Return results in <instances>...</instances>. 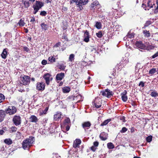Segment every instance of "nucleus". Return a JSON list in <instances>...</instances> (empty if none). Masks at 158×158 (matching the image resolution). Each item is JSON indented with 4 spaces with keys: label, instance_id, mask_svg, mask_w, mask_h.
<instances>
[{
    "label": "nucleus",
    "instance_id": "nucleus-28",
    "mask_svg": "<svg viewBox=\"0 0 158 158\" xmlns=\"http://www.w3.org/2000/svg\"><path fill=\"white\" fill-rule=\"evenodd\" d=\"M70 90V89L69 87H65L63 89V92L64 93H69Z\"/></svg>",
    "mask_w": 158,
    "mask_h": 158
},
{
    "label": "nucleus",
    "instance_id": "nucleus-6",
    "mask_svg": "<svg viewBox=\"0 0 158 158\" xmlns=\"http://www.w3.org/2000/svg\"><path fill=\"white\" fill-rule=\"evenodd\" d=\"M16 109L14 106H10L6 110V112L10 115H12L15 113L16 112Z\"/></svg>",
    "mask_w": 158,
    "mask_h": 158
},
{
    "label": "nucleus",
    "instance_id": "nucleus-49",
    "mask_svg": "<svg viewBox=\"0 0 158 158\" xmlns=\"http://www.w3.org/2000/svg\"><path fill=\"white\" fill-rule=\"evenodd\" d=\"M158 56V51L152 56V58L153 59Z\"/></svg>",
    "mask_w": 158,
    "mask_h": 158
},
{
    "label": "nucleus",
    "instance_id": "nucleus-60",
    "mask_svg": "<svg viewBox=\"0 0 158 158\" xmlns=\"http://www.w3.org/2000/svg\"><path fill=\"white\" fill-rule=\"evenodd\" d=\"M35 21V18L34 17H31V22H34Z\"/></svg>",
    "mask_w": 158,
    "mask_h": 158
},
{
    "label": "nucleus",
    "instance_id": "nucleus-39",
    "mask_svg": "<svg viewBox=\"0 0 158 158\" xmlns=\"http://www.w3.org/2000/svg\"><path fill=\"white\" fill-rule=\"evenodd\" d=\"M25 23L23 20L22 19H20L18 23V24L20 26L22 27L24 26L25 24Z\"/></svg>",
    "mask_w": 158,
    "mask_h": 158
},
{
    "label": "nucleus",
    "instance_id": "nucleus-20",
    "mask_svg": "<svg viewBox=\"0 0 158 158\" xmlns=\"http://www.w3.org/2000/svg\"><path fill=\"white\" fill-rule=\"evenodd\" d=\"M5 115V111L2 110H0V122L3 120Z\"/></svg>",
    "mask_w": 158,
    "mask_h": 158
},
{
    "label": "nucleus",
    "instance_id": "nucleus-40",
    "mask_svg": "<svg viewBox=\"0 0 158 158\" xmlns=\"http://www.w3.org/2000/svg\"><path fill=\"white\" fill-rule=\"evenodd\" d=\"M146 139L147 142L148 143L150 142L152 139V136L151 135L148 136L147 137Z\"/></svg>",
    "mask_w": 158,
    "mask_h": 158
},
{
    "label": "nucleus",
    "instance_id": "nucleus-13",
    "mask_svg": "<svg viewBox=\"0 0 158 158\" xmlns=\"http://www.w3.org/2000/svg\"><path fill=\"white\" fill-rule=\"evenodd\" d=\"M135 44L136 46L139 48L145 50L146 45L144 44L142 42L137 41Z\"/></svg>",
    "mask_w": 158,
    "mask_h": 158
},
{
    "label": "nucleus",
    "instance_id": "nucleus-15",
    "mask_svg": "<svg viewBox=\"0 0 158 158\" xmlns=\"http://www.w3.org/2000/svg\"><path fill=\"white\" fill-rule=\"evenodd\" d=\"M89 33L86 30L84 34V41L86 42H88L89 41Z\"/></svg>",
    "mask_w": 158,
    "mask_h": 158
},
{
    "label": "nucleus",
    "instance_id": "nucleus-8",
    "mask_svg": "<svg viewBox=\"0 0 158 158\" xmlns=\"http://www.w3.org/2000/svg\"><path fill=\"white\" fill-rule=\"evenodd\" d=\"M20 80L23 82V84L24 85H27L29 84L30 81V77L28 76H24L20 78Z\"/></svg>",
    "mask_w": 158,
    "mask_h": 158
},
{
    "label": "nucleus",
    "instance_id": "nucleus-12",
    "mask_svg": "<svg viewBox=\"0 0 158 158\" xmlns=\"http://www.w3.org/2000/svg\"><path fill=\"white\" fill-rule=\"evenodd\" d=\"M62 114L61 112H57L53 116V119L55 121H58L61 118Z\"/></svg>",
    "mask_w": 158,
    "mask_h": 158
},
{
    "label": "nucleus",
    "instance_id": "nucleus-1",
    "mask_svg": "<svg viewBox=\"0 0 158 158\" xmlns=\"http://www.w3.org/2000/svg\"><path fill=\"white\" fill-rule=\"evenodd\" d=\"M34 140V137H30L24 140L22 143L23 148L25 150L28 149L32 146Z\"/></svg>",
    "mask_w": 158,
    "mask_h": 158
},
{
    "label": "nucleus",
    "instance_id": "nucleus-32",
    "mask_svg": "<svg viewBox=\"0 0 158 158\" xmlns=\"http://www.w3.org/2000/svg\"><path fill=\"white\" fill-rule=\"evenodd\" d=\"M96 27L98 29H100L101 28V23L100 22H97L95 25Z\"/></svg>",
    "mask_w": 158,
    "mask_h": 158
},
{
    "label": "nucleus",
    "instance_id": "nucleus-43",
    "mask_svg": "<svg viewBox=\"0 0 158 158\" xmlns=\"http://www.w3.org/2000/svg\"><path fill=\"white\" fill-rule=\"evenodd\" d=\"M17 128L15 127H11L10 132H15L16 131Z\"/></svg>",
    "mask_w": 158,
    "mask_h": 158
},
{
    "label": "nucleus",
    "instance_id": "nucleus-23",
    "mask_svg": "<svg viewBox=\"0 0 158 158\" xmlns=\"http://www.w3.org/2000/svg\"><path fill=\"white\" fill-rule=\"evenodd\" d=\"M7 54V52L6 51V48L4 49L1 55L2 58L4 59H5L6 57Z\"/></svg>",
    "mask_w": 158,
    "mask_h": 158
},
{
    "label": "nucleus",
    "instance_id": "nucleus-50",
    "mask_svg": "<svg viewBox=\"0 0 158 158\" xmlns=\"http://www.w3.org/2000/svg\"><path fill=\"white\" fill-rule=\"evenodd\" d=\"M97 149V147L94 146L91 147V149L93 152H95Z\"/></svg>",
    "mask_w": 158,
    "mask_h": 158
},
{
    "label": "nucleus",
    "instance_id": "nucleus-55",
    "mask_svg": "<svg viewBox=\"0 0 158 158\" xmlns=\"http://www.w3.org/2000/svg\"><path fill=\"white\" fill-rule=\"evenodd\" d=\"M81 98H82L81 96L79 95L77 96L74 98V100L75 99H81Z\"/></svg>",
    "mask_w": 158,
    "mask_h": 158
},
{
    "label": "nucleus",
    "instance_id": "nucleus-7",
    "mask_svg": "<svg viewBox=\"0 0 158 158\" xmlns=\"http://www.w3.org/2000/svg\"><path fill=\"white\" fill-rule=\"evenodd\" d=\"M142 7L145 10H149V9L153 7V5L152 1L151 0H148L147 3V4H143Z\"/></svg>",
    "mask_w": 158,
    "mask_h": 158
},
{
    "label": "nucleus",
    "instance_id": "nucleus-44",
    "mask_svg": "<svg viewBox=\"0 0 158 158\" xmlns=\"http://www.w3.org/2000/svg\"><path fill=\"white\" fill-rule=\"evenodd\" d=\"M96 35L99 38L102 37V33L100 31L98 32V33H96Z\"/></svg>",
    "mask_w": 158,
    "mask_h": 158
},
{
    "label": "nucleus",
    "instance_id": "nucleus-41",
    "mask_svg": "<svg viewBox=\"0 0 158 158\" xmlns=\"http://www.w3.org/2000/svg\"><path fill=\"white\" fill-rule=\"evenodd\" d=\"M5 99L4 95L1 94H0V103L2 102Z\"/></svg>",
    "mask_w": 158,
    "mask_h": 158
},
{
    "label": "nucleus",
    "instance_id": "nucleus-58",
    "mask_svg": "<svg viewBox=\"0 0 158 158\" xmlns=\"http://www.w3.org/2000/svg\"><path fill=\"white\" fill-rule=\"evenodd\" d=\"M128 62V59L127 58H126L124 60V61H123V63H124V64L127 63Z\"/></svg>",
    "mask_w": 158,
    "mask_h": 158
},
{
    "label": "nucleus",
    "instance_id": "nucleus-21",
    "mask_svg": "<svg viewBox=\"0 0 158 158\" xmlns=\"http://www.w3.org/2000/svg\"><path fill=\"white\" fill-rule=\"evenodd\" d=\"M30 121L31 122L37 123L38 121V119L37 117L35 115L31 116L29 118Z\"/></svg>",
    "mask_w": 158,
    "mask_h": 158
},
{
    "label": "nucleus",
    "instance_id": "nucleus-26",
    "mask_svg": "<svg viewBox=\"0 0 158 158\" xmlns=\"http://www.w3.org/2000/svg\"><path fill=\"white\" fill-rule=\"evenodd\" d=\"M111 121V119H107L105 120L102 123L100 126H102L106 125L108 123Z\"/></svg>",
    "mask_w": 158,
    "mask_h": 158
},
{
    "label": "nucleus",
    "instance_id": "nucleus-61",
    "mask_svg": "<svg viewBox=\"0 0 158 158\" xmlns=\"http://www.w3.org/2000/svg\"><path fill=\"white\" fill-rule=\"evenodd\" d=\"M65 66H64V65H61L60 66V69H63V70H64V69H65Z\"/></svg>",
    "mask_w": 158,
    "mask_h": 158
},
{
    "label": "nucleus",
    "instance_id": "nucleus-22",
    "mask_svg": "<svg viewBox=\"0 0 158 158\" xmlns=\"http://www.w3.org/2000/svg\"><path fill=\"white\" fill-rule=\"evenodd\" d=\"M48 107H46L44 110H39L38 112L40 116L42 115L46 114L48 110Z\"/></svg>",
    "mask_w": 158,
    "mask_h": 158
},
{
    "label": "nucleus",
    "instance_id": "nucleus-46",
    "mask_svg": "<svg viewBox=\"0 0 158 158\" xmlns=\"http://www.w3.org/2000/svg\"><path fill=\"white\" fill-rule=\"evenodd\" d=\"M134 35V33H131V34H130L128 33L127 35V37L130 38H132L133 37Z\"/></svg>",
    "mask_w": 158,
    "mask_h": 158
},
{
    "label": "nucleus",
    "instance_id": "nucleus-25",
    "mask_svg": "<svg viewBox=\"0 0 158 158\" xmlns=\"http://www.w3.org/2000/svg\"><path fill=\"white\" fill-rule=\"evenodd\" d=\"M4 142L8 145H10L12 144V141L10 139H6L4 140Z\"/></svg>",
    "mask_w": 158,
    "mask_h": 158
},
{
    "label": "nucleus",
    "instance_id": "nucleus-33",
    "mask_svg": "<svg viewBox=\"0 0 158 158\" xmlns=\"http://www.w3.org/2000/svg\"><path fill=\"white\" fill-rule=\"evenodd\" d=\"M114 28L113 30L114 31H119V29L121 27L118 25H116L113 27Z\"/></svg>",
    "mask_w": 158,
    "mask_h": 158
},
{
    "label": "nucleus",
    "instance_id": "nucleus-59",
    "mask_svg": "<svg viewBox=\"0 0 158 158\" xmlns=\"http://www.w3.org/2000/svg\"><path fill=\"white\" fill-rule=\"evenodd\" d=\"M151 24V22L150 21H148L146 22V26H148L149 25H150Z\"/></svg>",
    "mask_w": 158,
    "mask_h": 158
},
{
    "label": "nucleus",
    "instance_id": "nucleus-17",
    "mask_svg": "<svg viewBox=\"0 0 158 158\" xmlns=\"http://www.w3.org/2000/svg\"><path fill=\"white\" fill-rule=\"evenodd\" d=\"M108 137V134L104 132L102 133L100 135V138L102 140H105L107 139Z\"/></svg>",
    "mask_w": 158,
    "mask_h": 158
},
{
    "label": "nucleus",
    "instance_id": "nucleus-10",
    "mask_svg": "<svg viewBox=\"0 0 158 158\" xmlns=\"http://www.w3.org/2000/svg\"><path fill=\"white\" fill-rule=\"evenodd\" d=\"M36 87L38 90H44L45 88V84L43 82H38L36 84Z\"/></svg>",
    "mask_w": 158,
    "mask_h": 158
},
{
    "label": "nucleus",
    "instance_id": "nucleus-42",
    "mask_svg": "<svg viewBox=\"0 0 158 158\" xmlns=\"http://www.w3.org/2000/svg\"><path fill=\"white\" fill-rule=\"evenodd\" d=\"M24 5L25 7L26 8H28L29 6H30L29 3L28 1H24Z\"/></svg>",
    "mask_w": 158,
    "mask_h": 158
},
{
    "label": "nucleus",
    "instance_id": "nucleus-45",
    "mask_svg": "<svg viewBox=\"0 0 158 158\" xmlns=\"http://www.w3.org/2000/svg\"><path fill=\"white\" fill-rule=\"evenodd\" d=\"M47 14V13L45 11H42L40 13V15L43 16H45Z\"/></svg>",
    "mask_w": 158,
    "mask_h": 158
},
{
    "label": "nucleus",
    "instance_id": "nucleus-57",
    "mask_svg": "<svg viewBox=\"0 0 158 158\" xmlns=\"http://www.w3.org/2000/svg\"><path fill=\"white\" fill-rule=\"evenodd\" d=\"M48 121V119L47 118H45L44 119H43V120L42 121V123H46L47 122V121Z\"/></svg>",
    "mask_w": 158,
    "mask_h": 158
},
{
    "label": "nucleus",
    "instance_id": "nucleus-54",
    "mask_svg": "<svg viewBox=\"0 0 158 158\" xmlns=\"http://www.w3.org/2000/svg\"><path fill=\"white\" fill-rule=\"evenodd\" d=\"M139 86H141L142 87H143L144 86V83L142 81H140L139 84Z\"/></svg>",
    "mask_w": 158,
    "mask_h": 158
},
{
    "label": "nucleus",
    "instance_id": "nucleus-16",
    "mask_svg": "<svg viewBox=\"0 0 158 158\" xmlns=\"http://www.w3.org/2000/svg\"><path fill=\"white\" fill-rule=\"evenodd\" d=\"M81 143V140L78 139H76L73 142V147L74 148L78 147Z\"/></svg>",
    "mask_w": 158,
    "mask_h": 158
},
{
    "label": "nucleus",
    "instance_id": "nucleus-36",
    "mask_svg": "<svg viewBox=\"0 0 158 158\" xmlns=\"http://www.w3.org/2000/svg\"><path fill=\"white\" fill-rule=\"evenodd\" d=\"M156 71V69L155 68H152L150 70L149 72V74L152 75L154 74Z\"/></svg>",
    "mask_w": 158,
    "mask_h": 158
},
{
    "label": "nucleus",
    "instance_id": "nucleus-18",
    "mask_svg": "<svg viewBox=\"0 0 158 158\" xmlns=\"http://www.w3.org/2000/svg\"><path fill=\"white\" fill-rule=\"evenodd\" d=\"M64 73H61L57 74L56 76V78L57 80L60 81L64 77Z\"/></svg>",
    "mask_w": 158,
    "mask_h": 158
},
{
    "label": "nucleus",
    "instance_id": "nucleus-63",
    "mask_svg": "<svg viewBox=\"0 0 158 158\" xmlns=\"http://www.w3.org/2000/svg\"><path fill=\"white\" fill-rule=\"evenodd\" d=\"M4 132V131L3 130H0V135H3Z\"/></svg>",
    "mask_w": 158,
    "mask_h": 158
},
{
    "label": "nucleus",
    "instance_id": "nucleus-35",
    "mask_svg": "<svg viewBox=\"0 0 158 158\" xmlns=\"http://www.w3.org/2000/svg\"><path fill=\"white\" fill-rule=\"evenodd\" d=\"M48 60L51 63H53L55 61L56 59L53 56H51L49 57Z\"/></svg>",
    "mask_w": 158,
    "mask_h": 158
},
{
    "label": "nucleus",
    "instance_id": "nucleus-31",
    "mask_svg": "<svg viewBox=\"0 0 158 158\" xmlns=\"http://www.w3.org/2000/svg\"><path fill=\"white\" fill-rule=\"evenodd\" d=\"M107 146L108 148L109 149H113L114 148V144L112 143H107Z\"/></svg>",
    "mask_w": 158,
    "mask_h": 158
},
{
    "label": "nucleus",
    "instance_id": "nucleus-19",
    "mask_svg": "<svg viewBox=\"0 0 158 158\" xmlns=\"http://www.w3.org/2000/svg\"><path fill=\"white\" fill-rule=\"evenodd\" d=\"M91 125V124L89 121H87L83 123L82 124V126L83 128L85 129L86 128H89Z\"/></svg>",
    "mask_w": 158,
    "mask_h": 158
},
{
    "label": "nucleus",
    "instance_id": "nucleus-38",
    "mask_svg": "<svg viewBox=\"0 0 158 158\" xmlns=\"http://www.w3.org/2000/svg\"><path fill=\"white\" fill-rule=\"evenodd\" d=\"M99 5V2L97 1H96L94 2L93 3H92L91 4V6L92 7H94L95 6H97Z\"/></svg>",
    "mask_w": 158,
    "mask_h": 158
},
{
    "label": "nucleus",
    "instance_id": "nucleus-14",
    "mask_svg": "<svg viewBox=\"0 0 158 158\" xmlns=\"http://www.w3.org/2000/svg\"><path fill=\"white\" fill-rule=\"evenodd\" d=\"M127 91L125 90L121 94V98L122 100L124 102H126L127 100Z\"/></svg>",
    "mask_w": 158,
    "mask_h": 158
},
{
    "label": "nucleus",
    "instance_id": "nucleus-11",
    "mask_svg": "<svg viewBox=\"0 0 158 158\" xmlns=\"http://www.w3.org/2000/svg\"><path fill=\"white\" fill-rule=\"evenodd\" d=\"M13 120L16 126L19 125L21 123V118L19 116H15Z\"/></svg>",
    "mask_w": 158,
    "mask_h": 158
},
{
    "label": "nucleus",
    "instance_id": "nucleus-37",
    "mask_svg": "<svg viewBox=\"0 0 158 158\" xmlns=\"http://www.w3.org/2000/svg\"><path fill=\"white\" fill-rule=\"evenodd\" d=\"M150 95L152 97H156L158 96V94L156 91H153L151 93Z\"/></svg>",
    "mask_w": 158,
    "mask_h": 158
},
{
    "label": "nucleus",
    "instance_id": "nucleus-24",
    "mask_svg": "<svg viewBox=\"0 0 158 158\" xmlns=\"http://www.w3.org/2000/svg\"><path fill=\"white\" fill-rule=\"evenodd\" d=\"M94 104L95 105L96 108H99L101 106V102L100 101V100H99V101L97 102V99H96L94 101Z\"/></svg>",
    "mask_w": 158,
    "mask_h": 158
},
{
    "label": "nucleus",
    "instance_id": "nucleus-64",
    "mask_svg": "<svg viewBox=\"0 0 158 158\" xmlns=\"http://www.w3.org/2000/svg\"><path fill=\"white\" fill-rule=\"evenodd\" d=\"M46 1V2L47 3H50L51 2V0H45Z\"/></svg>",
    "mask_w": 158,
    "mask_h": 158
},
{
    "label": "nucleus",
    "instance_id": "nucleus-34",
    "mask_svg": "<svg viewBox=\"0 0 158 158\" xmlns=\"http://www.w3.org/2000/svg\"><path fill=\"white\" fill-rule=\"evenodd\" d=\"M75 55L73 54H71L70 55L69 57V61L72 62L74 60Z\"/></svg>",
    "mask_w": 158,
    "mask_h": 158
},
{
    "label": "nucleus",
    "instance_id": "nucleus-29",
    "mask_svg": "<svg viewBox=\"0 0 158 158\" xmlns=\"http://www.w3.org/2000/svg\"><path fill=\"white\" fill-rule=\"evenodd\" d=\"M41 27L43 30H46L48 27V26L44 23H42L41 24Z\"/></svg>",
    "mask_w": 158,
    "mask_h": 158
},
{
    "label": "nucleus",
    "instance_id": "nucleus-56",
    "mask_svg": "<svg viewBox=\"0 0 158 158\" xmlns=\"http://www.w3.org/2000/svg\"><path fill=\"white\" fill-rule=\"evenodd\" d=\"M24 51H26V52H28L29 51V48L27 47H24Z\"/></svg>",
    "mask_w": 158,
    "mask_h": 158
},
{
    "label": "nucleus",
    "instance_id": "nucleus-47",
    "mask_svg": "<svg viewBox=\"0 0 158 158\" xmlns=\"http://www.w3.org/2000/svg\"><path fill=\"white\" fill-rule=\"evenodd\" d=\"M156 3L157 4V7L155 9L154 11V13H158V2L157 1H156Z\"/></svg>",
    "mask_w": 158,
    "mask_h": 158
},
{
    "label": "nucleus",
    "instance_id": "nucleus-51",
    "mask_svg": "<svg viewBox=\"0 0 158 158\" xmlns=\"http://www.w3.org/2000/svg\"><path fill=\"white\" fill-rule=\"evenodd\" d=\"M120 120H122L123 122H126L125 120V117L122 116L120 117Z\"/></svg>",
    "mask_w": 158,
    "mask_h": 158
},
{
    "label": "nucleus",
    "instance_id": "nucleus-27",
    "mask_svg": "<svg viewBox=\"0 0 158 158\" xmlns=\"http://www.w3.org/2000/svg\"><path fill=\"white\" fill-rule=\"evenodd\" d=\"M154 46L152 45H148L147 44L146 45V48L145 50H150L154 49Z\"/></svg>",
    "mask_w": 158,
    "mask_h": 158
},
{
    "label": "nucleus",
    "instance_id": "nucleus-4",
    "mask_svg": "<svg viewBox=\"0 0 158 158\" xmlns=\"http://www.w3.org/2000/svg\"><path fill=\"white\" fill-rule=\"evenodd\" d=\"M44 4L43 2L36 1L32 7L34 10L33 14H35L40 9L44 6Z\"/></svg>",
    "mask_w": 158,
    "mask_h": 158
},
{
    "label": "nucleus",
    "instance_id": "nucleus-5",
    "mask_svg": "<svg viewBox=\"0 0 158 158\" xmlns=\"http://www.w3.org/2000/svg\"><path fill=\"white\" fill-rule=\"evenodd\" d=\"M100 94L103 96L107 98H110L113 95V92L108 89H106L100 92Z\"/></svg>",
    "mask_w": 158,
    "mask_h": 158
},
{
    "label": "nucleus",
    "instance_id": "nucleus-2",
    "mask_svg": "<svg viewBox=\"0 0 158 158\" xmlns=\"http://www.w3.org/2000/svg\"><path fill=\"white\" fill-rule=\"evenodd\" d=\"M71 125L70 121L69 118H66L61 124V127L62 131L64 132L68 131Z\"/></svg>",
    "mask_w": 158,
    "mask_h": 158
},
{
    "label": "nucleus",
    "instance_id": "nucleus-3",
    "mask_svg": "<svg viewBox=\"0 0 158 158\" xmlns=\"http://www.w3.org/2000/svg\"><path fill=\"white\" fill-rule=\"evenodd\" d=\"M88 0H72L71 3L75 2L76 4L78 7L77 9L79 10L83 9L82 5H85L88 2Z\"/></svg>",
    "mask_w": 158,
    "mask_h": 158
},
{
    "label": "nucleus",
    "instance_id": "nucleus-48",
    "mask_svg": "<svg viewBox=\"0 0 158 158\" xmlns=\"http://www.w3.org/2000/svg\"><path fill=\"white\" fill-rule=\"evenodd\" d=\"M127 130V129L125 127H123L122 128V130L121 131V132L124 133Z\"/></svg>",
    "mask_w": 158,
    "mask_h": 158
},
{
    "label": "nucleus",
    "instance_id": "nucleus-53",
    "mask_svg": "<svg viewBox=\"0 0 158 158\" xmlns=\"http://www.w3.org/2000/svg\"><path fill=\"white\" fill-rule=\"evenodd\" d=\"M47 61L46 60H44L42 61V64L43 65H45L47 64Z\"/></svg>",
    "mask_w": 158,
    "mask_h": 158
},
{
    "label": "nucleus",
    "instance_id": "nucleus-9",
    "mask_svg": "<svg viewBox=\"0 0 158 158\" xmlns=\"http://www.w3.org/2000/svg\"><path fill=\"white\" fill-rule=\"evenodd\" d=\"M43 77L46 81V84L48 85L50 81L52 79L51 75L49 73H47L44 74Z\"/></svg>",
    "mask_w": 158,
    "mask_h": 158
},
{
    "label": "nucleus",
    "instance_id": "nucleus-62",
    "mask_svg": "<svg viewBox=\"0 0 158 158\" xmlns=\"http://www.w3.org/2000/svg\"><path fill=\"white\" fill-rule=\"evenodd\" d=\"M60 44V42H58V43H57L55 45V47H59Z\"/></svg>",
    "mask_w": 158,
    "mask_h": 158
},
{
    "label": "nucleus",
    "instance_id": "nucleus-30",
    "mask_svg": "<svg viewBox=\"0 0 158 158\" xmlns=\"http://www.w3.org/2000/svg\"><path fill=\"white\" fill-rule=\"evenodd\" d=\"M143 33L145 35V36L147 37H149L150 36V33L149 31H147L146 30H144L143 31Z\"/></svg>",
    "mask_w": 158,
    "mask_h": 158
},
{
    "label": "nucleus",
    "instance_id": "nucleus-52",
    "mask_svg": "<svg viewBox=\"0 0 158 158\" xmlns=\"http://www.w3.org/2000/svg\"><path fill=\"white\" fill-rule=\"evenodd\" d=\"M98 144H99V143L98 142L95 141L94 143H93L94 145L93 146L96 147H97L98 146Z\"/></svg>",
    "mask_w": 158,
    "mask_h": 158
}]
</instances>
